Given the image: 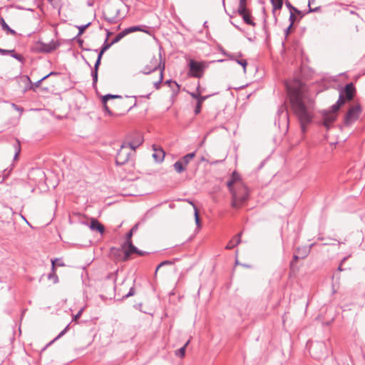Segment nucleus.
Here are the masks:
<instances>
[{
	"label": "nucleus",
	"instance_id": "f257e3e1",
	"mask_svg": "<svg viewBox=\"0 0 365 365\" xmlns=\"http://www.w3.org/2000/svg\"><path fill=\"white\" fill-rule=\"evenodd\" d=\"M287 89L292 108L299 119L302 130L304 131L305 125L309 123L312 118V96L308 86L298 80L287 83Z\"/></svg>",
	"mask_w": 365,
	"mask_h": 365
},
{
	"label": "nucleus",
	"instance_id": "f03ea898",
	"mask_svg": "<svg viewBox=\"0 0 365 365\" xmlns=\"http://www.w3.org/2000/svg\"><path fill=\"white\" fill-rule=\"evenodd\" d=\"M101 101L105 113L113 117L125 115L135 104L133 98L117 95L103 96L101 97Z\"/></svg>",
	"mask_w": 365,
	"mask_h": 365
},
{
	"label": "nucleus",
	"instance_id": "7ed1b4c3",
	"mask_svg": "<svg viewBox=\"0 0 365 365\" xmlns=\"http://www.w3.org/2000/svg\"><path fill=\"white\" fill-rule=\"evenodd\" d=\"M227 185L232 195V207H241L248 200L249 190L237 172L232 173Z\"/></svg>",
	"mask_w": 365,
	"mask_h": 365
},
{
	"label": "nucleus",
	"instance_id": "20e7f679",
	"mask_svg": "<svg viewBox=\"0 0 365 365\" xmlns=\"http://www.w3.org/2000/svg\"><path fill=\"white\" fill-rule=\"evenodd\" d=\"M163 68H158L150 73H143L145 77L141 84L142 93L149 96L160 88L163 78Z\"/></svg>",
	"mask_w": 365,
	"mask_h": 365
},
{
	"label": "nucleus",
	"instance_id": "39448f33",
	"mask_svg": "<svg viewBox=\"0 0 365 365\" xmlns=\"http://www.w3.org/2000/svg\"><path fill=\"white\" fill-rule=\"evenodd\" d=\"M138 228V225H135L130 231L127 234V239L125 242L122 245V250L113 248L111 254L118 259L120 261H125L128 259L129 256L133 254L143 255V253L139 251L133 244L131 237L133 233Z\"/></svg>",
	"mask_w": 365,
	"mask_h": 365
},
{
	"label": "nucleus",
	"instance_id": "423d86ee",
	"mask_svg": "<svg viewBox=\"0 0 365 365\" xmlns=\"http://www.w3.org/2000/svg\"><path fill=\"white\" fill-rule=\"evenodd\" d=\"M158 68H165V64L162 61L161 54L159 51L148 54L142 63L140 71L150 73Z\"/></svg>",
	"mask_w": 365,
	"mask_h": 365
},
{
	"label": "nucleus",
	"instance_id": "0eeeda50",
	"mask_svg": "<svg viewBox=\"0 0 365 365\" xmlns=\"http://www.w3.org/2000/svg\"><path fill=\"white\" fill-rule=\"evenodd\" d=\"M141 31L148 33V31H145L144 29H143L140 26H132V27L128 28V29L123 30L122 32L119 33L110 43H105L104 44L103 47L102 48L101 52L98 54V59H97L96 63L95 64L96 71H95V74H94V76H93L94 81L97 80V69H98V66L100 64L101 59V57H102V55L103 54V53L107 49H108L111 46V45L118 42L119 41H120L126 35H128V34H129L130 33L135 32V31Z\"/></svg>",
	"mask_w": 365,
	"mask_h": 365
},
{
	"label": "nucleus",
	"instance_id": "6e6552de",
	"mask_svg": "<svg viewBox=\"0 0 365 365\" xmlns=\"http://www.w3.org/2000/svg\"><path fill=\"white\" fill-rule=\"evenodd\" d=\"M345 104V99L343 95L339 96L337 102L331 106L329 111H324L323 113L324 125L329 128L333 122L335 121L337 117V111L339 108Z\"/></svg>",
	"mask_w": 365,
	"mask_h": 365
},
{
	"label": "nucleus",
	"instance_id": "1a4fd4ad",
	"mask_svg": "<svg viewBox=\"0 0 365 365\" xmlns=\"http://www.w3.org/2000/svg\"><path fill=\"white\" fill-rule=\"evenodd\" d=\"M207 66V63L205 61H197L194 59L190 58L188 60V75L195 78H202L204 75V71Z\"/></svg>",
	"mask_w": 365,
	"mask_h": 365
},
{
	"label": "nucleus",
	"instance_id": "9d476101",
	"mask_svg": "<svg viewBox=\"0 0 365 365\" xmlns=\"http://www.w3.org/2000/svg\"><path fill=\"white\" fill-rule=\"evenodd\" d=\"M135 153L130 145H128L125 143H123L118 150L115 162L118 165H124L130 159V155Z\"/></svg>",
	"mask_w": 365,
	"mask_h": 365
},
{
	"label": "nucleus",
	"instance_id": "9b49d317",
	"mask_svg": "<svg viewBox=\"0 0 365 365\" xmlns=\"http://www.w3.org/2000/svg\"><path fill=\"white\" fill-rule=\"evenodd\" d=\"M195 157V153H191L185 155L178 161H176L173 168L177 173H181L186 170L187 165Z\"/></svg>",
	"mask_w": 365,
	"mask_h": 365
},
{
	"label": "nucleus",
	"instance_id": "f8f14e48",
	"mask_svg": "<svg viewBox=\"0 0 365 365\" xmlns=\"http://www.w3.org/2000/svg\"><path fill=\"white\" fill-rule=\"evenodd\" d=\"M361 113V108L360 105H353L347 111L345 116L344 122L345 124L349 125L356 120Z\"/></svg>",
	"mask_w": 365,
	"mask_h": 365
},
{
	"label": "nucleus",
	"instance_id": "ddd939ff",
	"mask_svg": "<svg viewBox=\"0 0 365 365\" xmlns=\"http://www.w3.org/2000/svg\"><path fill=\"white\" fill-rule=\"evenodd\" d=\"M56 48V46L54 43L46 44L38 41L35 44L34 49L38 52L48 53L53 51Z\"/></svg>",
	"mask_w": 365,
	"mask_h": 365
},
{
	"label": "nucleus",
	"instance_id": "4468645a",
	"mask_svg": "<svg viewBox=\"0 0 365 365\" xmlns=\"http://www.w3.org/2000/svg\"><path fill=\"white\" fill-rule=\"evenodd\" d=\"M355 93L356 90L353 83H349L345 86L344 93H341L340 96H344L346 103V101H350L354 98Z\"/></svg>",
	"mask_w": 365,
	"mask_h": 365
},
{
	"label": "nucleus",
	"instance_id": "2eb2a0df",
	"mask_svg": "<svg viewBox=\"0 0 365 365\" xmlns=\"http://www.w3.org/2000/svg\"><path fill=\"white\" fill-rule=\"evenodd\" d=\"M237 12L240 16L243 19L244 21L251 26H255V24L252 20L251 13L250 10L247 8H245L243 11H241L240 9H237Z\"/></svg>",
	"mask_w": 365,
	"mask_h": 365
},
{
	"label": "nucleus",
	"instance_id": "dca6fc26",
	"mask_svg": "<svg viewBox=\"0 0 365 365\" xmlns=\"http://www.w3.org/2000/svg\"><path fill=\"white\" fill-rule=\"evenodd\" d=\"M90 221L91 224L89 225V227L91 230L99 232L101 235H103L104 233L105 227L103 224H101L95 218H91Z\"/></svg>",
	"mask_w": 365,
	"mask_h": 365
},
{
	"label": "nucleus",
	"instance_id": "f3484780",
	"mask_svg": "<svg viewBox=\"0 0 365 365\" xmlns=\"http://www.w3.org/2000/svg\"><path fill=\"white\" fill-rule=\"evenodd\" d=\"M143 141V137L140 134L135 135L133 139L125 142L128 145H130L132 150L135 152V149L142 144Z\"/></svg>",
	"mask_w": 365,
	"mask_h": 365
},
{
	"label": "nucleus",
	"instance_id": "a211bd4d",
	"mask_svg": "<svg viewBox=\"0 0 365 365\" xmlns=\"http://www.w3.org/2000/svg\"><path fill=\"white\" fill-rule=\"evenodd\" d=\"M152 157L156 163L162 162L165 158V152L162 148L153 147Z\"/></svg>",
	"mask_w": 365,
	"mask_h": 365
},
{
	"label": "nucleus",
	"instance_id": "6ab92c4d",
	"mask_svg": "<svg viewBox=\"0 0 365 365\" xmlns=\"http://www.w3.org/2000/svg\"><path fill=\"white\" fill-rule=\"evenodd\" d=\"M59 261V259H54L51 260V272L48 275V279H52L53 283H57L58 282V277L56 274V262Z\"/></svg>",
	"mask_w": 365,
	"mask_h": 365
},
{
	"label": "nucleus",
	"instance_id": "aec40b11",
	"mask_svg": "<svg viewBox=\"0 0 365 365\" xmlns=\"http://www.w3.org/2000/svg\"><path fill=\"white\" fill-rule=\"evenodd\" d=\"M241 235L242 233H239L235 237H232V240H230L228 244L226 246V249L231 250L234 248L235 246H237L241 241Z\"/></svg>",
	"mask_w": 365,
	"mask_h": 365
},
{
	"label": "nucleus",
	"instance_id": "412c9836",
	"mask_svg": "<svg viewBox=\"0 0 365 365\" xmlns=\"http://www.w3.org/2000/svg\"><path fill=\"white\" fill-rule=\"evenodd\" d=\"M0 53L2 55L6 53H11L15 58L18 59L19 61L23 60V56L20 54L16 53L14 50H5L0 48Z\"/></svg>",
	"mask_w": 365,
	"mask_h": 365
},
{
	"label": "nucleus",
	"instance_id": "4be33fe9",
	"mask_svg": "<svg viewBox=\"0 0 365 365\" xmlns=\"http://www.w3.org/2000/svg\"><path fill=\"white\" fill-rule=\"evenodd\" d=\"M189 343H190V340H188L182 348L177 350L175 351L176 356H180V358H183L185 355V349Z\"/></svg>",
	"mask_w": 365,
	"mask_h": 365
},
{
	"label": "nucleus",
	"instance_id": "5701e85b",
	"mask_svg": "<svg viewBox=\"0 0 365 365\" xmlns=\"http://www.w3.org/2000/svg\"><path fill=\"white\" fill-rule=\"evenodd\" d=\"M191 205L193 206V209H194V215H195V223L197 225L198 228H200L201 224H200V216H199V211H198L197 208L193 204L191 203Z\"/></svg>",
	"mask_w": 365,
	"mask_h": 365
},
{
	"label": "nucleus",
	"instance_id": "b1692460",
	"mask_svg": "<svg viewBox=\"0 0 365 365\" xmlns=\"http://www.w3.org/2000/svg\"><path fill=\"white\" fill-rule=\"evenodd\" d=\"M173 264V262L171 261H168V260H165V261H163L155 269V275L158 274V272L163 268H164V267L167 266V265H172Z\"/></svg>",
	"mask_w": 365,
	"mask_h": 365
},
{
	"label": "nucleus",
	"instance_id": "393cba45",
	"mask_svg": "<svg viewBox=\"0 0 365 365\" xmlns=\"http://www.w3.org/2000/svg\"><path fill=\"white\" fill-rule=\"evenodd\" d=\"M205 98H206V97L199 98V99L197 102V106H196L195 110V114L200 113L201 107H202V104L203 101L205 100Z\"/></svg>",
	"mask_w": 365,
	"mask_h": 365
},
{
	"label": "nucleus",
	"instance_id": "a878e982",
	"mask_svg": "<svg viewBox=\"0 0 365 365\" xmlns=\"http://www.w3.org/2000/svg\"><path fill=\"white\" fill-rule=\"evenodd\" d=\"M315 4H316V0H309L308 6L309 7L310 11H318V9H319V6H317Z\"/></svg>",
	"mask_w": 365,
	"mask_h": 365
},
{
	"label": "nucleus",
	"instance_id": "bb28decb",
	"mask_svg": "<svg viewBox=\"0 0 365 365\" xmlns=\"http://www.w3.org/2000/svg\"><path fill=\"white\" fill-rule=\"evenodd\" d=\"M274 9H279L282 6V0H271Z\"/></svg>",
	"mask_w": 365,
	"mask_h": 365
},
{
	"label": "nucleus",
	"instance_id": "cd10ccee",
	"mask_svg": "<svg viewBox=\"0 0 365 365\" xmlns=\"http://www.w3.org/2000/svg\"><path fill=\"white\" fill-rule=\"evenodd\" d=\"M245 8H247V0H240L237 9L243 11Z\"/></svg>",
	"mask_w": 365,
	"mask_h": 365
},
{
	"label": "nucleus",
	"instance_id": "c85d7f7f",
	"mask_svg": "<svg viewBox=\"0 0 365 365\" xmlns=\"http://www.w3.org/2000/svg\"><path fill=\"white\" fill-rule=\"evenodd\" d=\"M202 92L200 91V88H198L196 93H191L190 95L192 98L197 99L198 101L199 98H202L201 96Z\"/></svg>",
	"mask_w": 365,
	"mask_h": 365
},
{
	"label": "nucleus",
	"instance_id": "c756f323",
	"mask_svg": "<svg viewBox=\"0 0 365 365\" xmlns=\"http://www.w3.org/2000/svg\"><path fill=\"white\" fill-rule=\"evenodd\" d=\"M83 310H84V308L83 307V308H81V309L78 311V312L76 315H74V316H73V320L76 323H77V322H78V319L81 317V314H82V313H83Z\"/></svg>",
	"mask_w": 365,
	"mask_h": 365
},
{
	"label": "nucleus",
	"instance_id": "7c9ffc66",
	"mask_svg": "<svg viewBox=\"0 0 365 365\" xmlns=\"http://www.w3.org/2000/svg\"><path fill=\"white\" fill-rule=\"evenodd\" d=\"M1 24H2V26L4 29H6L7 31H9L11 34H15V31L12 29H11L8 25L6 24L5 21L2 19H1Z\"/></svg>",
	"mask_w": 365,
	"mask_h": 365
},
{
	"label": "nucleus",
	"instance_id": "2f4dec72",
	"mask_svg": "<svg viewBox=\"0 0 365 365\" xmlns=\"http://www.w3.org/2000/svg\"><path fill=\"white\" fill-rule=\"evenodd\" d=\"M290 19H291V24H290V25L289 26V27L287 29V31H286V35H287V36L289 34V31H290V29H291V28H292V23H293V21H294V19H295V16H294V15L293 14H292L290 15Z\"/></svg>",
	"mask_w": 365,
	"mask_h": 365
},
{
	"label": "nucleus",
	"instance_id": "473e14b6",
	"mask_svg": "<svg viewBox=\"0 0 365 365\" xmlns=\"http://www.w3.org/2000/svg\"><path fill=\"white\" fill-rule=\"evenodd\" d=\"M90 25V23H88L85 26H78V29H79V33H78V35H81L83 31H85V29Z\"/></svg>",
	"mask_w": 365,
	"mask_h": 365
},
{
	"label": "nucleus",
	"instance_id": "72a5a7b5",
	"mask_svg": "<svg viewBox=\"0 0 365 365\" xmlns=\"http://www.w3.org/2000/svg\"><path fill=\"white\" fill-rule=\"evenodd\" d=\"M238 63L240 64L244 69V72H245L246 66H247V61L245 60H240L237 61Z\"/></svg>",
	"mask_w": 365,
	"mask_h": 365
},
{
	"label": "nucleus",
	"instance_id": "f704fd0d",
	"mask_svg": "<svg viewBox=\"0 0 365 365\" xmlns=\"http://www.w3.org/2000/svg\"><path fill=\"white\" fill-rule=\"evenodd\" d=\"M16 143H17V146H16V155H15V159L17 158V156H18V155H19V153H20V150H21L20 145H19V141H17Z\"/></svg>",
	"mask_w": 365,
	"mask_h": 365
},
{
	"label": "nucleus",
	"instance_id": "c9c22d12",
	"mask_svg": "<svg viewBox=\"0 0 365 365\" xmlns=\"http://www.w3.org/2000/svg\"><path fill=\"white\" fill-rule=\"evenodd\" d=\"M56 266L64 267L65 264L61 259H59V261L56 262Z\"/></svg>",
	"mask_w": 365,
	"mask_h": 365
},
{
	"label": "nucleus",
	"instance_id": "e433bc0d",
	"mask_svg": "<svg viewBox=\"0 0 365 365\" xmlns=\"http://www.w3.org/2000/svg\"><path fill=\"white\" fill-rule=\"evenodd\" d=\"M48 76H48H45V77H43V78H41V80H40V81H39L36 84V87H37V86H38V84H39V83H41V82L43 80H44L46 78H47Z\"/></svg>",
	"mask_w": 365,
	"mask_h": 365
}]
</instances>
